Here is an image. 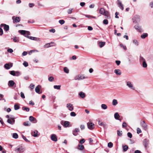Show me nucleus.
<instances>
[{"instance_id":"1","label":"nucleus","mask_w":153,"mask_h":153,"mask_svg":"<svg viewBox=\"0 0 153 153\" xmlns=\"http://www.w3.org/2000/svg\"><path fill=\"white\" fill-rule=\"evenodd\" d=\"M88 78L87 76H85L84 74H79L75 76L74 78V79L75 80H80Z\"/></svg>"},{"instance_id":"2","label":"nucleus","mask_w":153,"mask_h":153,"mask_svg":"<svg viewBox=\"0 0 153 153\" xmlns=\"http://www.w3.org/2000/svg\"><path fill=\"white\" fill-rule=\"evenodd\" d=\"M140 16L138 15H134L132 18L133 23L137 24L140 22Z\"/></svg>"},{"instance_id":"3","label":"nucleus","mask_w":153,"mask_h":153,"mask_svg":"<svg viewBox=\"0 0 153 153\" xmlns=\"http://www.w3.org/2000/svg\"><path fill=\"white\" fill-rule=\"evenodd\" d=\"M25 151V149L22 146H19L16 148L15 151L17 153H22Z\"/></svg>"},{"instance_id":"4","label":"nucleus","mask_w":153,"mask_h":153,"mask_svg":"<svg viewBox=\"0 0 153 153\" xmlns=\"http://www.w3.org/2000/svg\"><path fill=\"white\" fill-rule=\"evenodd\" d=\"M99 12L101 14L104 15L105 16H108V12L107 11H105L103 8L100 9Z\"/></svg>"},{"instance_id":"5","label":"nucleus","mask_w":153,"mask_h":153,"mask_svg":"<svg viewBox=\"0 0 153 153\" xmlns=\"http://www.w3.org/2000/svg\"><path fill=\"white\" fill-rule=\"evenodd\" d=\"M140 124L143 129L145 130H146L148 129V126L144 121H140Z\"/></svg>"},{"instance_id":"6","label":"nucleus","mask_w":153,"mask_h":153,"mask_svg":"<svg viewBox=\"0 0 153 153\" xmlns=\"http://www.w3.org/2000/svg\"><path fill=\"white\" fill-rule=\"evenodd\" d=\"M12 19L14 23H16L20 21V19L19 17L13 16L12 17Z\"/></svg>"},{"instance_id":"7","label":"nucleus","mask_w":153,"mask_h":153,"mask_svg":"<svg viewBox=\"0 0 153 153\" xmlns=\"http://www.w3.org/2000/svg\"><path fill=\"white\" fill-rule=\"evenodd\" d=\"M87 126L88 128L92 130L93 129L95 125L92 123L91 122H88L87 123Z\"/></svg>"},{"instance_id":"8","label":"nucleus","mask_w":153,"mask_h":153,"mask_svg":"<svg viewBox=\"0 0 153 153\" xmlns=\"http://www.w3.org/2000/svg\"><path fill=\"white\" fill-rule=\"evenodd\" d=\"M126 85L129 88L133 90L135 89L134 87L133 86V85L131 83V82L130 81H128L127 82Z\"/></svg>"},{"instance_id":"9","label":"nucleus","mask_w":153,"mask_h":153,"mask_svg":"<svg viewBox=\"0 0 153 153\" xmlns=\"http://www.w3.org/2000/svg\"><path fill=\"white\" fill-rule=\"evenodd\" d=\"M0 26L1 27H4V30L6 31H7L9 30V25H6L5 24H1L0 25Z\"/></svg>"},{"instance_id":"10","label":"nucleus","mask_w":153,"mask_h":153,"mask_svg":"<svg viewBox=\"0 0 153 153\" xmlns=\"http://www.w3.org/2000/svg\"><path fill=\"white\" fill-rule=\"evenodd\" d=\"M134 27L138 32H143V30L141 26H139L138 25L134 26Z\"/></svg>"},{"instance_id":"11","label":"nucleus","mask_w":153,"mask_h":153,"mask_svg":"<svg viewBox=\"0 0 153 153\" xmlns=\"http://www.w3.org/2000/svg\"><path fill=\"white\" fill-rule=\"evenodd\" d=\"M14 119L15 118L14 117L8 119L7 122L11 125H13L15 123V120Z\"/></svg>"},{"instance_id":"12","label":"nucleus","mask_w":153,"mask_h":153,"mask_svg":"<svg viewBox=\"0 0 153 153\" xmlns=\"http://www.w3.org/2000/svg\"><path fill=\"white\" fill-rule=\"evenodd\" d=\"M66 107L70 111H72L74 109L73 105L71 103L67 104Z\"/></svg>"},{"instance_id":"13","label":"nucleus","mask_w":153,"mask_h":153,"mask_svg":"<svg viewBox=\"0 0 153 153\" xmlns=\"http://www.w3.org/2000/svg\"><path fill=\"white\" fill-rule=\"evenodd\" d=\"M41 86L39 85H38L36 87L35 90L36 92L39 94H41L42 93V91H40V88Z\"/></svg>"},{"instance_id":"14","label":"nucleus","mask_w":153,"mask_h":153,"mask_svg":"<svg viewBox=\"0 0 153 153\" xmlns=\"http://www.w3.org/2000/svg\"><path fill=\"white\" fill-rule=\"evenodd\" d=\"M117 1L118 7L121 10H123L124 9V7L122 3L119 0H117Z\"/></svg>"},{"instance_id":"15","label":"nucleus","mask_w":153,"mask_h":153,"mask_svg":"<svg viewBox=\"0 0 153 153\" xmlns=\"http://www.w3.org/2000/svg\"><path fill=\"white\" fill-rule=\"evenodd\" d=\"M51 139L53 141L56 142L57 141V138L56 135L55 134H53L51 135Z\"/></svg>"},{"instance_id":"16","label":"nucleus","mask_w":153,"mask_h":153,"mask_svg":"<svg viewBox=\"0 0 153 153\" xmlns=\"http://www.w3.org/2000/svg\"><path fill=\"white\" fill-rule=\"evenodd\" d=\"M8 84L9 87H12L15 84V83L13 80H11L9 81Z\"/></svg>"},{"instance_id":"17","label":"nucleus","mask_w":153,"mask_h":153,"mask_svg":"<svg viewBox=\"0 0 153 153\" xmlns=\"http://www.w3.org/2000/svg\"><path fill=\"white\" fill-rule=\"evenodd\" d=\"M144 145L145 147H146L148 145L149 143V140L146 139H145L143 141Z\"/></svg>"},{"instance_id":"18","label":"nucleus","mask_w":153,"mask_h":153,"mask_svg":"<svg viewBox=\"0 0 153 153\" xmlns=\"http://www.w3.org/2000/svg\"><path fill=\"white\" fill-rule=\"evenodd\" d=\"M79 132V130L78 128H76L74 131H73V134L74 136L77 135V133Z\"/></svg>"},{"instance_id":"19","label":"nucleus","mask_w":153,"mask_h":153,"mask_svg":"<svg viewBox=\"0 0 153 153\" xmlns=\"http://www.w3.org/2000/svg\"><path fill=\"white\" fill-rule=\"evenodd\" d=\"M114 72L117 75H120L121 74V72L120 69H115Z\"/></svg>"},{"instance_id":"20","label":"nucleus","mask_w":153,"mask_h":153,"mask_svg":"<svg viewBox=\"0 0 153 153\" xmlns=\"http://www.w3.org/2000/svg\"><path fill=\"white\" fill-rule=\"evenodd\" d=\"M120 116L117 112L115 113L114 114V117L117 120H120Z\"/></svg>"},{"instance_id":"21","label":"nucleus","mask_w":153,"mask_h":153,"mask_svg":"<svg viewBox=\"0 0 153 153\" xmlns=\"http://www.w3.org/2000/svg\"><path fill=\"white\" fill-rule=\"evenodd\" d=\"M31 134L32 136L34 137H36L38 135V131H36L31 132Z\"/></svg>"},{"instance_id":"22","label":"nucleus","mask_w":153,"mask_h":153,"mask_svg":"<svg viewBox=\"0 0 153 153\" xmlns=\"http://www.w3.org/2000/svg\"><path fill=\"white\" fill-rule=\"evenodd\" d=\"M84 146L82 144L78 145L77 148L78 149L80 150H82L84 149Z\"/></svg>"},{"instance_id":"23","label":"nucleus","mask_w":153,"mask_h":153,"mask_svg":"<svg viewBox=\"0 0 153 153\" xmlns=\"http://www.w3.org/2000/svg\"><path fill=\"white\" fill-rule=\"evenodd\" d=\"M70 124L69 122L65 121L64 122L63 126L65 127H67L69 126Z\"/></svg>"},{"instance_id":"24","label":"nucleus","mask_w":153,"mask_h":153,"mask_svg":"<svg viewBox=\"0 0 153 153\" xmlns=\"http://www.w3.org/2000/svg\"><path fill=\"white\" fill-rule=\"evenodd\" d=\"M12 66V65H11L10 66V65L8 63H7L5 64L4 65V67L6 69L8 70Z\"/></svg>"},{"instance_id":"25","label":"nucleus","mask_w":153,"mask_h":153,"mask_svg":"<svg viewBox=\"0 0 153 153\" xmlns=\"http://www.w3.org/2000/svg\"><path fill=\"white\" fill-rule=\"evenodd\" d=\"M105 42H100L99 43V46L100 48H102L105 45Z\"/></svg>"},{"instance_id":"26","label":"nucleus","mask_w":153,"mask_h":153,"mask_svg":"<svg viewBox=\"0 0 153 153\" xmlns=\"http://www.w3.org/2000/svg\"><path fill=\"white\" fill-rule=\"evenodd\" d=\"M148 34L147 33H143L141 36V38L144 39H145L146 37L147 36Z\"/></svg>"},{"instance_id":"27","label":"nucleus","mask_w":153,"mask_h":153,"mask_svg":"<svg viewBox=\"0 0 153 153\" xmlns=\"http://www.w3.org/2000/svg\"><path fill=\"white\" fill-rule=\"evenodd\" d=\"M118 104V102L117 100L114 99L113 100L112 104L113 105L115 106Z\"/></svg>"},{"instance_id":"28","label":"nucleus","mask_w":153,"mask_h":153,"mask_svg":"<svg viewBox=\"0 0 153 153\" xmlns=\"http://www.w3.org/2000/svg\"><path fill=\"white\" fill-rule=\"evenodd\" d=\"M29 120L30 122H32L33 121H36V119L32 116H30L29 117Z\"/></svg>"},{"instance_id":"29","label":"nucleus","mask_w":153,"mask_h":153,"mask_svg":"<svg viewBox=\"0 0 153 153\" xmlns=\"http://www.w3.org/2000/svg\"><path fill=\"white\" fill-rule=\"evenodd\" d=\"M19 32L22 35H25V36L26 34V31L24 30H19Z\"/></svg>"},{"instance_id":"30","label":"nucleus","mask_w":153,"mask_h":153,"mask_svg":"<svg viewBox=\"0 0 153 153\" xmlns=\"http://www.w3.org/2000/svg\"><path fill=\"white\" fill-rule=\"evenodd\" d=\"M123 150L124 152L127 151L128 149V146L126 145L123 146Z\"/></svg>"},{"instance_id":"31","label":"nucleus","mask_w":153,"mask_h":153,"mask_svg":"<svg viewBox=\"0 0 153 153\" xmlns=\"http://www.w3.org/2000/svg\"><path fill=\"white\" fill-rule=\"evenodd\" d=\"M133 43L136 46L138 45V41L136 39H134L133 41Z\"/></svg>"},{"instance_id":"32","label":"nucleus","mask_w":153,"mask_h":153,"mask_svg":"<svg viewBox=\"0 0 153 153\" xmlns=\"http://www.w3.org/2000/svg\"><path fill=\"white\" fill-rule=\"evenodd\" d=\"M140 63L143 62H144V61H145L146 60L142 56H140Z\"/></svg>"},{"instance_id":"33","label":"nucleus","mask_w":153,"mask_h":153,"mask_svg":"<svg viewBox=\"0 0 153 153\" xmlns=\"http://www.w3.org/2000/svg\"><path fill=\"white\" fill-rule=\"evenodd\" d=\"M102 108L103 109H106L107 108V106L105 104H102L101 105Z\"/></svg>"},{"instance_id":"34","label":"nucleus","mask_w":153,"mask_h":153,"mask_svg":"<svg viewBox=\"0 0 153 153\" xmlns=\"http://www.w3.org/2000/svg\"><path fill=\"white\" fill-rule=\"evenodd\" d=\"M13 40L15 42H19V38L18 37H15L13 38Z\"/></svg>"},{"instance_id":"35","label":"nucleus","mask_w":153,"mask_h":153,"mask_svg":"<svg viewBox=\"0 0 153 153\" xmlns=\"http://www.w3.org/2000/svg\"><path fill=\"white\" fill-rule=\"evenodd\" d=\"M63 70L64 72L67 74H68L69 72V70L68 69V68L66 67H65L64 68Z\"/></svg>"},{"instance_id":"36","label":"nucleus","mask_w":153,"mask_h":153,"mask_svg":"<svg viewBox=\"0 0 153 153\" xmlns=\"http://www.w3.org/2000/svg\"><path fill=\"white\" fill-rule=\"evenodd\" d=\"M22 109L24 111L25 110L27 112H28L30 111L29 108L26 107H23L22 108Z\"/></svg>"},{"instance_id":"37","label":"nucleus","mask_w":153,"mask_h":153,"mask_svg":"<svg viewBox=\"0 0 153 153\" xmlns=\"http://www.w3.org/2000/svg\"><path fill=\"white\" fill-rule=\"evenodd\" d=\"M79 96L82 98H84L85 97V94L82 92H80L79 93Z\"/></svg>"},{"instance_id":"38","label":"nucleus","mask_w":153,"mask_h":153,"mask_svg":"<svg viewBox=\"0 0 153 153\" xmlns=\"http://www.w3.org/2000/svg\"><path fill=\"white\" fill-rule=\"evenodd\" d=\"M13 137L16 139L18 137V134L16 133H14L13 134Z\"/></svg>"},{"instance_id":"39","label":"nucleus","mask_w":153,"mask_h":153,"mask_svg":"<svg viewBox=\"0 0 153 153\" xmlns=\"http://www.w3.org/2000/svg\"><path fill=\"white\" fill-rule=\"evenodd\" d=\"M53 88L55 89H57L58 90H59L60 89L61 85H55L53 86Z\"/></svg>"},{"instance_id":"40","label":"nucleus","mask_w":153,"mask_h":153,"mask_svg":"<svg viewBox=\"0 0 153 153\" xmlns=\"http://www.w3.org/2000/svg\"><path fill=\"white\" fill-rule=\"evenodd\" d=\"M14 109L16 110H17L19 109V106L17 104H15L14 105Z\"/></svg>"},{"instance_id":"41","label":"nucleus","mask_w":153,"mask_h":153,"mask_svg":"<svg viewBox=\"0 0 153 153\" xmlns=\"http://www.w3.org/2000/svg\"><path fill=\"white\" fill-rule=\"evenodd\" d=\"M35 52H38V51L36 50H33L30 51L28 53L29 55H30L32 53Z\"/></svg>"},{"instance_id":"42","label":"nucleus","mask_w":153,"mask_h":153,"mask_svg":"<svg viewBox=\"0 0 153 153\" xmlns=\"http://www.w3.org/2000/svg\"><path fill=\"white\" fill-rule=\"evenodd\" d=\"M142 65L144 68H145L147 67V65L146 61L142 62Z\"/></svg>"},{"instance_id":"43","label":"nucleus","mask_w":153,"mask_h":153,"mask_svg":"<svg viewBox=\"0 0 153 153\" xmlns=\"http://www.w3.org/2000/svg\"><path fill=\"white\" fill-rule=\"evenodd\" d=\"M25 36L27 37L28 39H30L31 40H34V39H35V37H32V36H27L26 35H25Z\"/></svg>"},{"instance_id":"44","label":"nucleus","mask_w":153,"mask_h":153,"mask_svg":"<svg viewBox=\"0 0 153 153\" xmlns=\"http://www.w3.org/2000/svg\"><path fill=\"white\" fill-rule=\"evenodd\" d=\"M113 144L111 142H109L108 144V146L109 148H111L112 147Z\"/></svg>"},{"instance_id":"45","label":"nucleus","mask_w":153,"mask_h":153,"mask_svg":"<svg viewBox=\"0 0 153 153\" xmlns=\"http://www.w3.org/2000/svg\"><path fill=\"white\" fill-rule=\"evenodd\" d=\"M22 138H23V139L25 141H26V142H29V141L26 138V137H25V136H24V135H22Z\"/></svg>"},{"instance_id":"46","label":"nucleus","mask_w":153,"mask_h":153,"mask_svg":"<svg viewBox=\"0 0 153 153\" xmlns=\"http://www.w3.org/2000/svg\"><path fill=\"white\" fill-rule=\"evenodd\" d=\"M54 78L53 76H50L48 77V80L50 82H52Z\"/></svg>"},{"instance_id":"47","label":"nucleus","mask_w":153,"mask_h":153,"mask_svg":"<svg viewBox=\"0 0 153 153\" xmlns=\"http://www.w3.org/2000/svg\"><path fill=\"white\" fill-rule=\"evenodd\" d=\"M10 74H11V75H12L13 76H15L16 75V74L15 72L14 71H10Z\"/></svg>"},{"instance_id":"48","label":"nucleus","mask_w":153,"mask_h":153,"mask_svg":"<svg viewBox=\"0 0 153 153\" xmlns=\"http://www.w3.org/2000/svg\"><path fill=\"white\" fill-rule=\"evenodd\" d=\"M59 23L61 25L63 24L65 22L63 20H60L59 21Z\"/></svg>"},{"instance_id":"49","label":"nucleus","mask_w":153,"mask_h":153,"mask_svg":"<svg viewBox=\"0 0 153 153\" xmlns=\"http://www.w3.org/2000/svg\"><path fill=\"white\" fill-rule=\"evenodd\" d=\"M103 22L105 25H107L108 23V21L107 19H105L103 20Z\"/></svg>"},{"instance_id":"50","label":"nucleus","mask_w":153,"mask_h":153,"mask_svg":"<svg viewBox=\"0 0 153 153\" xmlns=\"http://www.w3.org/2000/svg\"><path fill=\"white\" fill-rule=\"evenodd\" d=\"M70 115L72 117H75L76 116V114L74 112H72L70 113Z\"/></svg>"},{"instance_id":"51","label":"nucleus","mask_w":153,"mask_h":153,"mask_svg":"<svg viewBox=\"0 0 153 153\" xmlns=\"http://www.w3.org/2000/svg\"><path fill=\"white\" fill-rule=\"evenodd\" d=\"M23 64L25 67H27L28 65V63L25 61L23 63Z\"/></svg>"},{"instance_id":"52","label":"nucleus","mask_w":153,"mask_h":153,"mask_svg":"<svg viewBox=\"0 0 153 153\" xmlns=\"http://www.w3.org/2000/svg\"><path fill=\"white\" fill-rule=\"evenodd\" d=\"M6 117L8 118V119H10V118H13L14 117L12 115H7L6 116Z\"/></svg>"},{"instance_id":"53","label":"nucleus","mask_w":153,"mask_h":153,"mask_svg":"<svg viewBox=\"0 0 153 153\" xmlns=\"http://www.w3.org/2000/svg\"><path fill=\"white\" fill-rule=\"evenodd\" d=\"M137 133L138 134H140L141 132V131L140 128H137Z\"/></svg>"},{"instance_id":"54","label":"nucleus","mask_w":153,"mask_h":153,"mask_svg":"<svg viewBox=\"0 0 153 153\" xmlns=\"http://www.w3.org/2000/svg\"><path fill=\"white\" fill-rule=\"evenodd\" d=\"M29 122H24L23 123V124L25 126H27L29 125Z\"/></svg>"},{"instance_id":"55","label":"nucleus","mask_w":153,"mask_h":153,"mask_svg":"<svg viewBox=\"0 0 153 153\" xmlns=\"http://www.w3.org/2000/svg\"><path fill=\"white\" fill-rule=\"evenodd\" d=\"M127 136L130 138H131L132 137V134L130 132H128L127 133Z\"/></svg>"},{"instance_id":"56","label":"nucleus","mask_w":153,"mask_h":153,"mask_svg":"<svg viewBox=\"0 0 153 153\" xmlns=\"http://www.w3.org/2000/svg\"><path fill=\"white\" fill-rule=\"evenodd\" d=\"M72 9H70L68 10L67 12L68 14H70L72 13Z\"/></svg>"},{"instance_id":"57","label":"nucleus","mask_w":153,"mask_h":153,"mask_svg":"<svg viewBox=\"0 0 153 153\" xmlns=\"http://www.w3.org/2000/svg\"><path fill=\"white\" fill-rule=\"evenodd\" d=\"M34 85L33 84H31L30 86V88L31 89H33L34 87Z\"/></svg>"},{"instance_id":"58","label":"nucleus","mask_w":153,"mask_h":153,"mask_svg":"<svg viewBox=\"0 0 153 153\" xmlns=\"http://www.w3.org/2000/svg\"><path fill=\"white\" fill-rule=\"evenodd\" d=\"M7 51L8 52L12 53L13 52V50L11 48H9L8 49Z\"/></svg>"},{"instance_id":"59","label":"nucleus","mask_w":153,"mask_h":153,"mask_svg":"<svg viewBox=\"0 0 153 153\" xmlns=\"http://www.w3.org/2000/svg\"><path fill=\"white\" fill-rule=\"evenodd\" d=\"M85 142V140L84 139H82L81 140L79 141V142L80 144H82L84 143Z\"/></svg>"},{"instance_id":"60","label":"nucleus","mask_w":153,"mask_h":153,"mask_svg":"<svg viewBox=\"0 0 153 153\" xmlns=\"http://www.w3.org/2000/svg\"><path fill=\"white\" fill-rule=\"evenodd\" d=\"M21 96L22 98L24 99L25 98V96L24 94L22 92H21L20 93Z\"/></svg>"},{"instance_id":"61","label":"nucleus","mask_w":153,"mask_h":153,"mask_svg":"<svg viewBox=\"0 0 153 153\" xmlns=\"http://www.w3.org/2000/svg\"><path fill=\"white\" fill-rule=\"evenodd\" d=\"M115 62L117 65H119L120 63V61L119 60H116Z\"/></svg>"},{"instance_id":"62","label":"nucleus","mask_w":153,"mask_h":153,"mask_svg":"<svg viewBox=\"0 0 153 153\" xmlns=\"http://www.w3.org/2000/svg\"><path fill=\"white\" fill-rule=\"evenodd\" d=\"M127 126L126 123L125 122H124L122 124V127L123 128L126 127Z\"/></svg>"},{"instance_id":"63","label":"nucleus","mask_w":153,"mask_h":153,"mask_svg":"<svg viewBox=\"0 0 153 153\" xmlns=\"http://www.w3.org/2000/svg\"><path fill=\"white\" fill-rule=\"evenodd\" d=\"M119 14V13L118 12H116L115 13V18H119V16H118V15Z\"/></svg>"},{"instance_id":"64","label":"nucleus","mask_w":153,"mask_h":153,"mask_svg":"<svg viewBox=\"0 0 153 153\" xmlns=\"http://www.w3.org/2000/svg\"><path fill=\"white\" fill-rule=\"evenodd\" d=\"M80 5L82 7H83L85 5V3L84 2H81L80 3Z\"/></svg>"}]
</instances>
